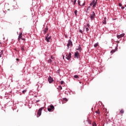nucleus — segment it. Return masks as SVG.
Returning a JSON list of instances; mask_svg holds the SVG:
<instances>
[{"label": "nucleus", "mask_w": 126, "mask_h": 126, "mask_svg": "<svg viewBox=\"0 0 126 126\" xmlns=\"http://www.w3.org/2000/svg\"><path fill=\"white\" fill-rule=\"evenodd\" d=\"M74 78H78V75H75L74 76Z\"/></svg>", "instance_id": "obj_22"}, {"label": "nucleus", "mask_w": 126, "mask_h": 126, "mask_svg": "<svg viewBox=\"0 0 126 126\" xmlns=\"http://www.w3.org/2000/svg\"><path fill=\"white\" fill-rule=\"evenodd\" d=\"M63 59H64V56H63Z\"/></svg>", "instance_id": "obj_38"}, {"label": "nucleus", "mask_w": 126, "mask_h": 126, "mask_svg": "<svg viewBox=\"0 0 126 126\" xmlns=\"http://www.w3.org/2000/svg\"><path fill=\"white\" fill-rule=\"evenodd\" d=\"M74 14H75L76 16L77 15V10H75Z\"/></svg>", "instance_id": "obj_21"}, {"label": "nucleus", "mask_w": 126, "mask_h": 126, "mask_svg": "<svg viewBox=\"0 0 126 126\" xmlns=\"http://www.w3.org/2000/svg\"><path fill=\"white\" fill-rule=\"evenodd\" d=\"M97 1H98V0H93V1L90 3V5H93V7L94 8H95L96 7V5H97Z\"/></svg>", "instance_id": "obj_1"}, {"label": "nucleus", "mask_w": 126, "mask_h": 126, "mask_svg": "<svg viewBox=\"0 0 126 126\" xmlns=\"http://www.w3.org/2000/svg\"><path fill=\"white\" fill-rule=\"evenodd\" d=\"M63 83H64V82H63V81H61V84H62V85H63Z\"/></svg>", "instance_id": "obj_28"}, {"label": "nucleus", "mask_w": 126, "mask_h": 126, "mask_svg": "<svg viewBox=\"0 0 126 126\" xmlns=\"http://www.w3.org/2000/svg\"><path fill=\"white\" fill-rule=\"evenodd\" d=\"M120 113L121 114H124V113H125V111L124 110V109H121L120 111Z\"/></svg>", "instance_id": "obj_18"}, {"label": "nucleus", "mask_w": 126, "mask_h": 126, "mask_svg": "<svg viewBox=\"0 0 126 126\" xmlns=\"http://www.w3.org/2000/svg\"><path fill=\"white\" fill-rule=\"evenodd\" d=\"M16 61H19V59L17 58Z\"/></svg>", "instance_id": "obj_37"}, {"label": "nucleus", "mask_w": 126, "mask_h": 126, "mask_svg": "<svg viewBox=\"0 0 126 126\" xmlns=\"http://www.w3.org/2000/svg\"><path fill=\"white\" fill-rule=\"evenodd\" d=\"M51 60H54L55 58H54V57L51 56Z\"/></svg>", "instance_id": "obj_32"}, {"label": "nucleus", "mask_w": 126, "mask_h": 126, "mask_svg": "<svg viewBox=\"0 0 126 126\" xmlns=\"http://www.w3.org/2000/svg\"><path fill=\"white\" fill-rule=\"evenodd\" d=\"M49 34H47V35L45 37V40L47 41V42H50V40H51V38H52V36H49L48 37Z\"/></svg>", "instance_id": "obj_7"}, {"label": "nucleus", "mask_w": 126, "mask_h": 126, "mask_svg": "<svg viewBox=\"0 0 126 126\" xmlns=\"http://www.w3.org/2000/svg\"><path fill=\"white\" fill-rule=\"evenodd\" d=\"M79 32H80V33H81L82 34L83 33V32H82V30H80L79 31Z\"/></svg>", "instance_id": "obj_31"}, {"label": "nucleus", "mask_w": 126, "mask_h": 126, "mask_svg": "<svg viewBox=\"0 0 126 126\" xmlns=\"http://www.w3.org/2000/svg\"><path fill=\"white\" fill-rule=\"evenodd\" d=\"M71 58V53L66 54V59H67L68 61H70Z\"/></svg>", "instance_id": "obj_4"}, {"label": "nucleus", "mask_w": 126, "mask_h": 126, "mask_svg": "<svg viewBox=\"0 0 126 126\" xmlns=\"http://www.w3.org/2000/svg\"><path fill=\"white\" fill-rule=\"evenodd\" d=\"M107 20V18L105 17L103 21H102V23L103 24H106L107 23V22H106V20Z\"/></svg>", "instance_id": "obj_13"}, {"label": "nucleus", "mask_w": 126, "mask_h": 126, "mask_svg": "<svg viewBox=\"0 0 126 126\" xmlns=\"http://www.w3.org/2000/svg\"><path fill=\"white\" fill-rule=\"evenodd\" d=\"M95 16H96V15H95V13L94 12H92V13L90 16L91 20H93V19H94V18H95Z\"/></svg>", "instance_id": "obj_3"}, {"label": "nucleus", "mask_w": 126, "mask_h": 126, "mask_svg": "<svg viewBox=\"0 0 126 126\" xmlns=\"http://www.w3.org/2000/svg\"><path fill=\"white\" fill-rule=\"evenodd\" d=\"M95 113H96V114H100V111H99V110H98V111H96L95 112Z\"/></svg>", "instance_id": "obj_29"}, {"label": "nucleus", "mask_w": 126, "mask_h": 126, "mask_svg": "<svg viewBox=\"0 0 126 126\" xmlns=\"http://www.w3.org/2000/svg\"><path fill=\"white\" fill-rule=\"evenodd\" d=\"M124 36H125V33H122L120 35H117V37L118 38V39H121V38H123Z\"/></svg>", "instance_id": "obj_8"}, {"label": "nucleus", "mask_w": 126, "mask_h": 126, "mask_svg": "<svg viewBox=\"0 0 126 126\" xmlns=\"http://www.w3.org/2000/svg\"><path fill=\"white\" fill-rule=\"evenodd\" d=\"M86 31H87V32H88V31H89V28H87V27H86Z\"/></svg>", "instance_id": "obj_25"}, {"label": "nucleus", "mask_w": 126, "mask_h": 126, "mask_svg": "<svg viewBox=\"0 0 126 126\" xmlns=\"http://www.w3.org/2000/svg\"><path fill=\"white\" fill-rule=\"evenodd\" d=\"M3 54V50H1L0 52V58H1V55Z\"/></svg>", "instance_id": "obj_17"}, {"label": "nucleus", "mask_w": 126, "mask_h": 126, "mask_svg": "<svg viewBox=\"0 0 126 126\" xmlns=\"http://www.w3.org/2000/svg\"><path fill=\"white\" fill-rule=\"evenodd\" d=\"M22 52H24L25 51V48H24V45H23L21 47Z\"/></svg>", "instance_id": "obj_14"}, {"label": "nucleus", "mask_w": 126, "mask_h": 126, "mask_svg": "<svg viewBox=\"0 0 126 126\" xmlns=\"http://www.w3.org/2000/svg\"><path fill=\"white\" fill-rule=\"evenodd\" d=\"M98 45H99V43H96L94 44V48H96V47H98Z\"/></svg>", "instance_id": "obj_16"}, {"label": "nucleus", "mask_w": 126, "mask_h": 126, "mask_svg": "<svg viewBox=\"0 0 126 126\" xmlns=\"http://www.w3.org/2000/svg\"><path fill=\"white\" fill-rule=\"evenodd\" d=\"M43 109H44V107H41L38 110V116H37V118L40 117V116L42 114V111L43 110Z\"/></svg>", "instance_id": "obj_5"}, {"label": "nucleus", "mask_w": 126, "mask_h": 126, "mask_svg": "<svg viewBox=\"0 0 126 126\" xmlns=\"http://www.w3.org/2000/svg\"><path fill=\"white\" fill-rule=\"evenodd\" d=\"M115 52H116V50H112L111 51V53H115Z\"/></svg>", "instance_id": "obj_27"}, {"label": "nucleus", "mask_w": 126, "mask_h": 126, "mask_svg": "<svg viewBox=\"0 0 126 126\" xmlns=\"http://www.w3.org/2000/svg\"><path fill=\"white\" fill-rule=\"evenodd\" d=\"M59 89H60V90H62V89H63V87H62V86H60L59 87Z\"/></svg>", "instance_id": "obj_23"}, {"label": "nucleus", "mask_w": 126, "mask_h": 126, "mask_svg": "<svg viewBox=\"0 0 126 126\" xmlns=\"http://www.w3.org/2000/svg\"><path fill=\"white\" fill-rule=\"evenodd\" d=\"M47 110L49 112H52V110L53 111L55 110V107L54 106V105H50V107H48Z\"/></svg>", "instance_id": "obj_2"}, {"label": "nucleus", "mask_w": 126, "mask_h": 126, "mask_svg": "<svg viewBox=\"0 0 126 126\" xmlns=\"http://www.w3.org/2000/svg\"><path fill=\"white\" fill-rule=\"evenodd\" d=\"M26 92H27V90H25L24 91H23L22 93H23V94H25V93H26Z\"/></svg>", "instance_id": "obj_19"}, {"label": "nucleus", "mask_w": 126, "mask_h": 126, "mask_svg": "<svg viewBox=\"0 0 126 126\" xmlns=\"http://www.w3.org/2000/svg\"><path fill=\"white\" fill-rule=\"evenodd\" d=\"M78 3L80 6H84L85 5V2H84L83 4H80V0H78Z\"/></svg>", "instance_id": "obj_10"}, {"label": "nucleus", "mask_w": 126, "mask_h": 126, "mask_svg": "<svg viewBox=\"0 0 126 126\" xmlns=\"http://www.w3.org/2000/svg\"><path fill=\"white\" fill-rule=\"evenodd\" d=\"M125 6L126 7V5H125Z\"/></svg>", "instance_id": "obj_40"}, {"label": "nucleus", "mask_w": 126, "mask_h": 126, "mask_svg": "<svg viewBox=\"0 0 126 126\" xmlns=\"http://www.w3.org/2000/svg\"><path fill=\"white\" fill-rule=\"evenodd\" d=\"M119 6H123V4H122V3H120Z\"/></svg>", "instance_id": "obj_33"}, {"label": "nucleus", "mask_w": 126, "mask_h": 126, "mask_svg": "<svg viewBox=\"0 0 126 126\" xmlns=\"http://www.w3.org/2000/svg\"><path fill=\"white\" fill-rule=\"evenodd\" d=\"M48 28H46L44 30V34H46V33H47V32H48Z\"/></svg>", "instance_id": "obj_15"}, {"label": "nucleus", "mask_w": 126, "mask_h": 126, "mask_svg": "<svg viewBox=\"0 0 126 126\" xmlns=\"http://www.w3.org/2000/svg\"><path fill=\"white\" fill-rule=\"evenodd\" d=\"M87 26L88 28H89V26H90L89 24H88L87 25Z\"/></svg>", "instance_id": "obj_34"}, {"label": "nucleus", "mask_w": 126, "mask_h": 126, "mask_svg": "<svg viewBox=\"0 0 126 126\" xmlns=\"http://www.w3.org/2000/svg\"><path fill=\"white\" fill-rule=\"evenodd\" d=\"M93 126H97V124H96V123H93Z\"/></svg>", "instance_id": "obj_20"}, {"label": "nucleus", "mask_w": 126, "mask_h": 126, "mask_svg": "<svg viewBox=\"0 0 126 126\" xmlns=\"http://www.w3.org/2000/svg\"><path fill=\"white\" fill-rule=\"evenodd\" d=\"M63 100L64 101H66V102L67 101V99L66 98H64Z\"/></svg>", "instance_id": "obj_30"}, {"label": "nucleus", "mask_w": 126, "mask_h": 126, "mask_svg": "<svg viewBox=\"0 0 126 126\" xmlns=\"http://www.w3.org/2000/svg\"><path fill=\"white\" fill-rule=\"evenodd\" d=\"M22 38V32L20 33L19 37H18V41H20V39Z\"/></svg>", "instance_id": "obj_11"}, {"label": "nucleus", "mask_w": 126, "mask_h": 126, "mask_svg": "<svg viewBox=\"0 0 126 126\" xmlns=\"http://www.w3.org/2000/svg\"><path fill=\"white\" fill-rule=\"evenodd\" d=\"M122 9H125V7L124 6H122Z\"/></svg>", "instance_id": "obj_35"}, {"label": "nucleus", "mask_w": 126, "mask_h": 126, "mask_svg": "<svg viewBox=\"0 0 126 126\" xmlns=\"http://www.w3.org/2000/svg\"><path fill=\"white\" fill-rule=\"evenodd\" d=\"M76 0H74V2H73L74 5H75V3H76Z\"/></svg>", "instance_id": "obj_24"}, {"label": "nucleus", "mask_w": 126, "mask_h": 126, "mask_svg": "<svg viewBox=\"0 0 126 126\" xmlns=\"http://www.w3.org/2000/svg\"><path fill=\"white\" fill-rule=\"evenodd\" d=\"M74 56L75 58H77V59H78V57H79V53L75 52Z\"/></svg>", "instance_id": "obj_12"}, {"label": "nucleus", "mask_w": 126, "mask_h": 126, "mask_svg": "<svg viewBox=\"0 0 126 126\" xmlns=\"http://www.w3.org/2000/svg\"><path fill=\"white\" fill-rule=\"evenodd\" d=\"M48 63H51V62H52V60H51V59H50L48 61Z\"/></svg>", "instance_id": "obj_26"}, {"label": "nucleus", "mask_w": 126, "mask_h": 126, "mask_svg": "<svg viewBox=\"0 0 126 126\" xmlns=\"http://www.w3.org/2000/svg\"><path fill=\"white\" fill-rule=\"evenodd\" d=\"M72 46V42L71 40H69L68 43L67 44V48H69V47H71Z\"/></svg>", "instance_id": "obj_6"}, {"label": "nucleus", "mask_w": 126, "mask_h": 126, "mask_svg": "<svg viewBox=\"0 0 126 126\" xmlns=\"http://www.w3.org/2000/svg\"><path fill=\"white\" fill-rule=\"evenodd\" d=\"M1 42H0V45H1Z\"/></svg>", "instance_id": "obj_39"}, {"label": "nucleus", "mask_w": 126, "mask_h": 126, "mask_svg": "<svg viewBox=\"0 0 126 126\" xmlns=\"http://www.w3.org/2000/svg\"><path fill=\"white\" fill-rule=\"evenodd\" d=\"M48 81L49 83H52V82L54 81V80L53 79V78H52V77L49 76V77L48 78Z\"/></svg>", "instance_id": "obj_9"}, {"label": "nucleus", "mask_w": 126, "mask_h": 126, "mask_svg": "<svg viewBox=\"0 0 126 126\" xmlns=\"http://www.w3.org/2000/svg\"><path fill=\"white\" fill-rule=\"evenodd\" d=\"M22 39L23 40V41H25V39L22 38Z\"/></svg>", "instance_id": "obj_36"}]
</instances>
